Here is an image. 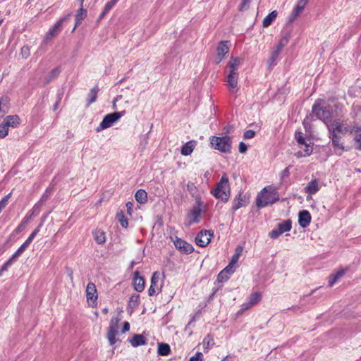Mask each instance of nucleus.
<instances>
[{
	"label": "nucleus",
	"instance_id": "1",
	"mask_svg": "<svg viewBox=\"0 0 361 361\" xmlns=\"http://www.w3.org/2000/svg\"><path fill=\"white\" fill-rule=\"evenodd\" d=\"M279 200V194L275 187L271 185L264 187L257 195L256 206L264 208L271 205Z\"/></svg>",
	"mask_w": 361,
	"mask_h": 361
},
{
	"label": "nucleus",
	"instance_id": "2",
	"mask_svg": "<svg viewBox=\"0 0 361 361\" xmlns=\"http://www.w3.org/2000/svg\"><path fill=\"white\" fill-rule=\"evenodd\" d=\"M212 194L224 202H226L230 197V186L228 178L226 174L223 175L216 184V188L211 191Z\"/></svg>",
	"mask_w": 361,
	"mask_h": 361
},
{
	"label": "nucleus",
	"instance_id": "3",
	"mask_svg": "<svg viewBox=\"0 0 361 361\" xmlns=\"http://www.w3.org/2000/svg\"><path fill=\"white\" fill-rule=\"evenodd\" d=\"M211 147L222 153H231L232 148L231 137L228 135L218 137L213 135L210 138Z\"/></svg>",
	"mask_w": 361,
	"mask_h": 361
},
{
	"label": "nucleus",
	"instance_id": "4",
	"mask_svg": "<svg viewBox=\"0 0 361 361\" xmlns=\"http://www.w3.org/2000/svg\"><path fill=\"white\" fill-rule=\"evenodd\" d=\"M329 109V106L322 107L321 99H317L312 106V113L314 116L322 120L328 126L329 123L332 120L331 111Z\"/></svg>",
	"mask_w": 361,
	"mask_h": 361
},
{
	"label": "nucleus",
	"instance_id": "5",
	"mask_svg": "<svg viewBox=\"0 0 361 361\" xmlns=\"http://www.w3.org/2000/svg\"><path fill=\"white\" fill-rule=\"evenodd\" d=\"M70 17L71 14H68L67 16H64L63 18L58 20L46 33L43 40V43L46 44L53 37L57 36L62 30L63 24L65 22L68 21L70 19Z\"/></svg>",
	"mask_w": 361,
	"mask_h": 361
},
{
	"label": "nucleus",
	"instance_id": "6",
	"mask_svg": "<svg viewBox=\"0 0 361 361\" xmlns=\"http://www.w3.org/2000/svg\"><path fill=\"white\" fill-rule=\"evenodd\" d=\"M125 111H115L106 115L100 123L99 127L97 128V131H100L111 126L116 122L124 114Z\"/></svg>",
	"mask_w": 361,
	"mask_h": 361
},
{
	"label": "nucleus",
	"instance_id": "7",
	"mask_svg": "<svg viewBox=\"0 0 361 361\" xmlns=\"http://www.w3.org/2000/svg\"><path fill=\"white\" fill-rule=\"evenodd\" d=\"M119 321L120 319L118 317L112 318L110 322L109 326L108 327L106 336L111 345H114L116 341H121V340L116 338V336L118 334Z\"/></svg>",
	"mask_w": 361,
	"mask_h": 361
},
{
	"label": "nucleus",
	"instance_id": "8",
	"mask_svg": "<svg viewBox=\"0 0 361 361\" xmlns=\"http://www.w3.org/2000/svg\"><path fill=\"white\" fill-rule=\"evenodd\" d=\"M214 235V231L212 230H202L196 235L195 241L197 245L204 247L211 241Z\"/></svg>",
	"mask_w": 361,
	"mask_h": 361
},
{
	"label": "nucleus",
	"instance_id": "9",
	"mask_svg": "<svg viewBox=\"0 0 361 361\" xmlns=\"http://www.w3.org/2000/svg\"><path fill=\"white\" fill-rule=\"evenodd\" d=\"M173 244L176 248L183 254L189 255L194 251V247L190 243L178 237L175 238L173 240Z\"/></svg>",
	"mask_w": 361,
	"mask_h": 361
},
{
	"label": "nucleus",
	"instance_id": "10",
	"mask_svg": "<svg viewBox=\"0 0 361 361\" xmlns=\"http://www.w3.org/2000/svg\"><path fill=\"white\" fill-rule=\"evenodd\" d=\"M328 130L329 133V137L331 140L332 146L335 149H340L341 152H340L338 154L341 155L343 152L347 151V149L344 147L343 143L341 142V135H340L337 133H334L333 130H331V127L329 126H328Z\"/></svg>",
	"mask_w": 361,
	"mask_h": 361
},
{
	"label": "nucleus",
	"instance_id": "11",
	"mask_svg": "<svg viewBox=\"0 0 361 361\" xmlns=\"http://www.w3.org/2000/svg\"><path fill=\"white\" fill-rule=\"evenodd\" d=\"M229 41H221L216 48V64H219L229 51Z\"/></svg>",
	"mask_w": 361,
	"mask_h": 361
},
{
	"label": "nucleus",
	"instance_id": "12",
	"mask_svg": "<svg viewBox=\"0 0 361 361\" xmlns=\"http://www.w3.org/2000/svg\"><path fill=\"white\" fill-rule=\"evenodd\" d=\"M159 273L158 271H154L152 274L151 278V286L148 289V295L149 296H153L154 295L158 294L161 291V286H159Z\"/></svg>",
	"mask_w": 361,
	"mask_h": 361
},
{
	"label": "nucleus",
	"instance_id": "13",
	"mask_svg": "<svg viewBox=\"0 0 361 361\" xmlns=\"http://www.w3.org/2000/svg\"><path fill=\"white\" fill-rule=\"evenodd\" d=\"M295 139L296 140L298 144L299 145H305V155L304 156H310L313 151L312 147L307 144L305 141V137L303 136V134L301 131H295Z\"/></svg>",
	"mask_w": 361,
	"mask_h": 361
},
{
	"label": "nucleus",
	"instance_id": "14",
	"mask_svg": "<svg viewBox=\"0 0 361 361\" xmlns=\"http://www.w3.org/2000/svg\"><path fill=\"white\" fill-rule=\"evenodd\" d=\"M238 73L229 71L228 75H227V82L230 90L233 92H237L238 91Z\"/></svg>",
	"mask_w": 361,
	"mask_h": 361
},
{
	"label": "nucleus",
	"instance_id": "15",
	"mask_svg": "<svg viewBox=\"0 0 361 361\" xmlns=\"http://www.w3.org/2000/svg\"><path fill=\"white\" fill-rule=\"evenodd\" d=\"M202 209L192 208L190 212L188 214V221L186 224L188 226H190L192 224H197L200 222V218Z\"/></svg>",
	"mask_w": 361,
	"mask_h": 361
},
{
	"label": "nucleus",
	"instance_id": "16",
	"mask_svg": "<svg viewBox=\"0 0 361 361\" xmlns=\"http://www.w3.org/2000/svg\"><path fill=\"white\" fill-rule=\"evenodd\" d=\"M139 271H135L133 274V284L134 289L137 292H142L145 288V279L140 276Z\"/></svg>",
	"mask_w": 361,
	"mask_h": 361
},
{
	"label": "nucleus",
	"instance_id": "17",
	"mask_svg": "<svg viewBox=\"0 0 361 361\" xmlns=\"http://www.w3.org/2000/svg\"><path fill=\"white\" fill-rule=\"evenodd\" d=\"M311 219V214L307 210H302L299 212L298 224L302 228H307L310 225Z\"/></svg>",
	"mask_w": 361,
	"mask_h": 361
},
{
	"label": "nucleus",
	"instance_id": "18",
	"mask_svg": "<svg viewBox=\"0 0 361 361\" xmlns=\"http://www.w3.org/2000/svg\"><path fill=\"white\" fill-rule=\"evenodd\" d=\"M289 38L290 35L288 33H286L282 38H281L278 44L276 46L275 49L271 52V54H273V58H278L283 49L287 45Z\"/></svg>",
	"mask_w": 361,
	"mask_h": 361
},
{
	"label": "nucleus",
	"instance_id": "19",
	"mask_svg": "<svg viewBox=\"0 0 361 361\" xmlns=\"http://www.w3.org/2000/svg\"><path fill=\"white\" fill-rule=\"evenodd\" d=\"M353 133L355 134L353 138L355 148L361 151V128L357 126H353L350 130V134Z\"/></svg>",
	"mask_w": 361,
	"mask_h": 361
},
{
	"label": "nucleus",
	"instance_id": "20",
	"mask_svg": "<svg viewBox=\"0 0 361 361\" xmlns=\"http://www.w3.org/2000/svg\"><path fill=\"white\" fill-rule=\"evenodd\" d=\"M331 127V130H333L334 133H341L342 135L345 134L346 133L349 132L350 130L348 127L344 126L342 121L340 119H335L331 126H329Z\"/></svg>",
	"mask_w": 361,
	"mask_h": 361
},
{
	"label": "nucleus",
	"instance_id": "21",
	"mask_svg": "<svg viewBox=\"0 0 361 361\" xmlns=\"http://www.w3.org/2000/svg\"><path fill=\"white\" fill-rule=\"evenodd\" d=\"M87 10L85 6L80 7L79 9L76 11L75 16V27L73 30L81 24L82 21L87 17Z\"/></svg>",
	"mask_w": 361,
	"mask_h": 361
},
{
	"label": "nucleus",
	"instance_id": "22",
	"mask_svg": "<svg viewBox=\"0 0 361 361\" xmlns=\"http://www.w3.org/2000/svg\"><path fill=\"white\" fill-rule=\"evenodd\" d=\"M8 128H17L20 123V118L18 115L7 116L3 121Z\"/></svg>",
	"mask_w": 361,
	"mask_h": 361
},
{
	"label": "nucleus",
	"instance_id": "23",
	"mask_svg": "<svg viewBox=\"0 0 361 361\" xmlns=\"http://www.w3.org/2000/svg\"><path fill=\"white\" fill-rule=\"evenodd\" d=\"M129 342L133 347L144 345L147 343V338L142 334H135Z\"/></svg>",
	"mask_w": 361,
	"mask_h": 361
},
{
	"label": "nucleus",
	"instance_id": "24",
	"mask_svg": "<svg viewBox=\"0 0 361 361\" xmlns=\"http://www.w3.org/2000/svg\"><path fill=\"white\" fill-rule=\"evenodd\" d=\"M243 192L240 191L238 195L234 198L233 201V205L231 207L232 211L234 212L240 207L245 206V200L242 197Z\"/></svg>",
	"mask_w": 361,
	"mask_h": 361
},
{
	"label": "nucleus",
	"instance_id": "25",
	"mask_svg": "<svg viewBox=\"0 0 361 361\" xmlns=\"http://www.w3.org/2000/svg\"><path fill=\"white\" fill-rule=\"evenodd\" d=\"M196 145V142L195 140H190L187 142L185 144H184L181 148L180 153L183 156H188L190 155Z\"/></svg>",
	"mask_w": 361,
	"mask_h": 361
},
{
	"label": "nucleus",
	"instance_id": "26",
	"mask_svg": "<svg viewBox=\"0 0 361 361\" xmlns=\"http://www.w3.org/2000/svg\"><path fill=\"white\" fill-rule=\"evenodd\" d=\"M319 190V187L317 179L312 180L305 188V192L310 195L315 194Z\"/></svg>",
	"mask_w": 361,
	"mask_h": 361
},
{
	"label": "nucleus",
	"instance_id": "27",
	"mask_svg": "<svg viewBox=\"0 0 361 361\" xmlns=\"http://www.w3.org/2000/svg\"><path fill=\"white\" fill-rule=\"evenodd\" d=\"M157 353L161 356H167L171 353V348L168 343H158Z\"/></svg>",
	"mask_w": 361,
	"mask_h": 361
},
{
	"label": "nucleus",
	"instance_id": "28",
	"mask_svg": "<svg viewBox=\"0 0 361 361\" xmlns=\"http://www.w3.org/2000/svg\"><path fill=\"white\" fill-rule=\"evenodd\" d=\"M135 198L140 204H145L147 202V193L143 189H139L136 191Z\"/></svg>",
	"mask_w": 361,
	"mask_h": 361
},
{
	"label": "nucleus",
	"instance_id": "29",
	"mask_svg": "<svg viewBox=\"0 0 361 361\" xmlns=\"http://www.w3.org/2000/svg\"><path fill=\"white\" fill-rule=\"evenodd\" d=\"M345 273V270L341 269L336 273L330 274L329 277V286H332L340 278H341Z\"/></svg>",
	"mask_w": 361,
	"mask_h": 361
},
{
	"label": "nucleus",
	"instance_id": "30",
	"mask_svg": "<svg viewBox=\"0 0 361 361\" xmlns=\"http://www.w3.org/2000/svg\"><path fill=\"white\" fill-rule=\"evenodd\" d=\"M118 0H111L109 1H108L102 12L101 13L100 16H99L98 19H97V22H99L106 15L107 13H109V11L115 6V4L118 2Z\"/></svg>",
	"mask_w": 361,
	"mask_h": 361
},
{
	"label": "nucleus",
	"instance_id": "31",
	"mask_svg": "<svg viewBox=\"0 0 361 361\" xmlns=\"http://www.w3.org/2000/svg\"><path fill=\"white\" fill-rule=\"evenodd\" d=\"M278 14L277 11L274 10L270 12L263 20L262 25L264 27H269L272 22L275 20Z\"/></svg>",
	"mask_w": 361,
	"mask_h": 361
},
{
	"label": "nucleus",
	"instance_id": "32",
	"mask_svg": "<svg viewBox=\"0 0 361 361\" xmlns=\"http://www.w3.org/2000/svg\"><path fill=\"white\" fill-rule=\"evenodd\" d=\"M94 238L98 244H104L106 242V233L104 231L96 230L93 233Z\"/></svg>",
	"mask_w": 361,
	"mask_h": 361
},
{
	"label": "nucleus",
	"instance_id": "33",
	"mask_svg": "<svg viewBox=\"0 0 361 361\" xmlns=\"http://www.w3.org/2000/svg\"><path fill=\"white\" fill-rule=\"evenodd\" d=\"M204 350L207 353L208 350L215 345L214 340L211 334H208L203 340Z\"/></svg>",
	"mask_w": 361,
	"mask_h": 361
},
{
	"label": "nucleus",
	"instance_id": "34",
	"mask_svg": "<svg viewBox=\"0 0 361 361\" xmlns=\"http://www.w3.org/2000/svg\"><path fill=\"white\" fill-rule=\"evenodd\" d=\"M240 59L238 57L231 56L227 65L230 68V71L237 72V69L240 64Z\"/></svg>",
	"mask_w": 361,
	"mask_h": 361
},
{
	"label": "nucleus",
	"instance_id": "35",
	"mask_svg": "<svg viewBox=\"0 0 361 361\" xmlns=\"http://www.w3.org/2000/svg\"><path fill=\"white\" fill-rule=\"evenodd\" d=\"M140 295L135 293L133 294L128 302V307L133 310L136 309L140 304Z\"/></svg>",
	"mask_w": 361,
	"mask_h": 361
},
{
	"label": "nucleus",
	"instance_id": "36",
	"mask_svg": "<svg viewBox=\"0 0 361 361\" xmlns=\"http://www.w3.org/2000/svg\"><path fill=\"white\" fill-rule=\"evenodd\" d=\"M61 70L59 67H56L51 70L49 74L45 78V82L47 84L49 83L53 80L56 79L61 73Z\"/></svg>",
	"mask_w": 361,
	"mask_h": 361
},
{
	"label": "nucleus",
	"instance_id": "37",
	"mask_svg": "<svg viewBox=\"0 0 361 361\" xmlns=\"http://www.w3.org/2000/svg\"><path fill=\"white\" fill-rule=\"evenodd\" d=\"M277 228L282 233L290 231L292 228V221L290 219L286 220L282 223L279 224Z\"/></svg>",
	"mask_w": 361,
	"mask_h": 361
},
{
	"label": "nucleus",
	"instance_id": "38",
	"mask_svg": "<svg viewBox=\"0 0 361 361\" xmlns=\"http://www.w3.org/2000/svg\"><path fill=\"white\" fill-rule=\"evenodd\" d=\"M116 219L120 223L121 226L123 228H126L128 226V221L127 218L125 216V214L123 211L121 210L116 214Z\"/></svg>",
	"mask_w": 361,
	"mask_h": 361
},
{
	"label": "nucleus",
	"instance_id": "39",
	"mask_svg": "<svg viewBox=\"0 0 361 361\" xmlns=\"http://www.w3.org/2000/svg\"><path fill=\"white\" fill-rule=\"evenodd\" d=\"M195 200V204L192 207V208H197V209H202L203 207L202 211L203 212H206L207 211V205H204L203 202L202 201V197L200 193L195 195L194 197H192Z\"/></svg>",
	"mask_w": 361,
	"mask_h": 361
},
{
	"label": "nucleus",
	"instance_id": "40",
	"mask_svg": "<svg viewBox=\"0 0 361 361\" xmlns=\"http://www.w3.org/2000/svg\"><path fill=\"white\" fill-rule=\"evenodd\" d=\"M262 299V295L259 292L252 293L249 297V305H254L258 303Z\"/></svg>",
	"mask_w": 361,
	"mask_h": 361
},
{
	"label": "nucleus",
	"instance_id": "41",
	"mask_svg": "<svg viewBox=\"0 0 361 361\" xmlns=\"http://www.w3.org/2000/svg\"><path fill=\"white\" fill-rule=\"evenodd\" d=\"M0 106H2V114L8 112L9 108V99L8 97H1L0 98Z\"/></svg>",
	"mask_w": 361,
	"mask_h": 361
},
{
	"label": "nucleus",
	"instance_id": "42",
	"mask_svg": "<svg viewBox=\"0 0 361 361\" xmlns=\"http://www.w3.org/2000/svg\"><path fill=\"white\" fill-rule=\"evenodd\" d=\"M42 224H40L32 232V233L30 235V236L27 238V239L24 242L25 243H27V245H30L32 241L33 240V239L35 238V237L36 236V235L39 233V230H40V227L42 226Z\"/></svg>",
	"mask_w": 361,
	"mask_h": 361
},
{
	"label": "nucleus",
	"instance_id": "43",
	"mask_svg": "<svg viewBox=\"0 0 361 361\" xmlns=\"http://www.w3.org/2000/svg\"><path fill=\"white\" fill-rule=\"evenodd\" d=\"M292 167V166H287L285 169H283L281 174V183H283L286 178H288L290 176V168Z\"/></svg>",
	"mask_w": 361,
	"mask_h": 361
},
{
	"label": "nucleus",
	"instance_id": "44",
	"mask_svg": "<svg viewBox=\"0 0 361 361\" xmlns=\"http://www.w3.org/2000/svg\"><path fill=\"white\" fill-rule=\"evenodd\" d=\"M187 190L190 193L192 197H194L195 195L199 193L197 187L193 183H188L187 184Z\"/></svg>",
	"mask_w": 361,
	"mask_h": 361
},
{
	"label": "nucleus",
	"instance_id": "45",
	"mask_svg": "<svg viewBox=\"0 0 361 361\" xmlns=\"http://www.w3.org/2000/svg\"><path fill=\"white\" fill-rule=\"evenodd\" d=\"M51 188H47L45 192L42 195L40 200H39L40 202V204H44V202H46L49 200V198L51 195Z\"/></svg>",
	"mask_w": 361,
	"mask_h": 361
},
{
	"label": "nucleus",
	"instance_id": "46",
	"mask_svg": "<svg viewBox=\"0 0 361 361\" xmlns=\"http://www.w3.org/2000/svg\"><path fill=\"white\" fill-rule=\"evenodd\" d=\"M8 133V128L2 122L0 124V138H4Z\"/></svg>",
	"mask_w": 361,
	"mask_h": 361
},
{
	"label": "nucleus",
	"instance_id": "47",
	"mask_svg": "<svg viewBox=\"0 0 361 361\" xmlns=\"http://www.w3.org/2000/svg\"><path fill=\"white\" fill-rule=\"evenodd\" d=\"M229 279V276L228 274H226L223 271H221L220 273L217 276V281L219 283H223L228 281Z\"/></svg>",
	"mask_w": 361,
	"mask_h": 361
},
{
	"label": "nucleus",
	"instance_id": "48",
	"mask_svg": "<svg viewBox=\"0 0 361 361\" xmlns=\"http://www.w3.org/2000/svg\"><path fill=\"white\" fill-rule=\"evenodd\" d=\"M11 197V192L6 195L4 198H2L0 201V209H4L8 204V200Z\"/></svg>",
	"mask_w": 361,
	"mask_h": 361
},
{
	"label": "nucleus",
	"instance_id": "49",
	"mask_svg": "<svg viewBox=\"0 0 361 361\" xmlns=\"http://www.w3.org/2000/svg\"><path fill=\"white\" fill-rule=\"evenodd\" d=\"M92 302L94 305V306L97 305L96 300H97L98 295L96 289V286L94 283H92Z\"/></svg>",
	"mask_w": 361,
	"mask_h": 361
},
{
	"label": "nucleus",
	"instance_id": "50",
	"mask_svg": "<svg viewBox=\"0 0 361 361\" xmlns=\"http://www.w3.org/2000/svg\"><path fill=\"white\" fill-rule=\"evenodd\" d=\"M250 0H242L241 3L239 5L238 10L240 11H243L247 10L250 6Z\"/></svg>",
	"mask_w": 361,
	"mask_h": 361
},
{
	"label": "nucleus",
	"instance_id": "51",
	"mask_svg": "<svg viewBox=\"0 0 361 361\" xmlns=\"http://www.w3.org/2000/svg\"><path fill=\"white\" fill-rule=\"evenodd\" d=\"M21 55H22L23 58H24V59H27V58H28L30 56V49L29 46L24 45L21 48Z\"/></svg>",
	"mask_w": 361,
	"mask_h": 361
},
{
	"label": "nucleus",
	"instance_id": "52",
	"mask_svg": "<svg viewBox=\"0 0 361 361\" xmlns=\"http://www.w3.org/2000/svg\"><path fill=\"white\" fill-rule=\"evenodd\" d=\"M63 92L61 91V92H58L57 93V99H56V101L55 102V104H54L53 106V110L54 111H56L58 107H59V105L62 99V97H63Z\"/></svg>",
	"mask_w": 361,
	"mask_h": 361
},
{
	"label": "nucleus",
	"instance_id": "53",
	"mask_svg": "<svg viewBox=\"0 0 361 361\" xmlns=\"http://www.w3.org/2000/svg\"><path fill=\"white\" fill-rule=\"evenodd\" d=\"M281 234H283L280 230L277 228L276 229L272 230L269 232V235L272 239H276L279 238Z\"/></svg>",
	"mask_w": 361,
	"mask_h": 361
},
{
	"label": "nucleus",
	"instance_id": "54",
	"mask_svg": "<svg viewBox=\"0 0 361 361\" xmlns=\"http://www.w3.org/2000/svg\"><path fill=\"white\" fill-rule=\"evenodd\" d=\"M189 361H204V356L201 352H197L195 355L192 356Z\"/></svg>",
	"mask_w": 361,
	"mask_h": 361
},
{
	"label": "nucleus",
	"instance_id": "55",
	"mask_svg": "<svg viewBox=\"0 0 361 361\" xmlns=\"http://www.w3.org/2000/svg\"><path fill=\"white\" fill-rule=\"evenodd\" d=\"M304 8L305 7L297 3L296 6H295L292 12L294 13V15H297L298 16H299L301 12L304 10Z\"/></svg>",
	"mask_w": 361,
	"mask_h": 361
},
{
	"label": "nucleus",
	"instance_id": "56",
	"mask_svg": "<svg viewBox=\"0 0 361 361\" xmlns=\"http://www.w3.org/2000/svg\"><path fill=\"white\" fill-rule=\"evenodd\" d=\"M255 135V132L252 130H247L243 134V139H251L253 138Z\"/></svg>",
	"mask_w": 361,
	"mask_h": 361
},
{
	"label": "nucleus",
	"instance_id": "57",
	"mask_svg": "<svg viewBox=\"0 0 361 361\" xmlns=\"http://www.w3.org/2000/svg\"><path fill=\"white\" fill-rule=\"evenodd\" d=\"M222 271L226 274H228V275L230 276V275L233 274L235 271V266H232L231 264H228V265Z\"/></svg>",
	"mask_w": 361,
	"mask_h": 361
},
{
	"label": "nucleus",
	"instance_id": "58",
	"mask_svg": "<svg viewBox=\"0 0 361 361\" xmlns=\"http://www.w3.org/2000/svg\"><path fill=\"white\" fill-rule=\"evenodd\" d=\"M12 264V262H11V260H8L6 261L4 264L3 266L1 267V268L0 269V276L2 275V274L4 273V271H7L8 269L11 266Z\"/></svg>",
	"mask_w": 361,
	"mask_h": 361
},
{
	"label": "nucleus",
	"instance_id": "59",
	"mask_svg": "<svg viewBox=\"0 0 361 361\" xmlns=\"http://www.w3.org/2000/svg\"><path fill=\"white\" fill-rule=\"evenodd\" d=\"M99 88L97 86L96 87H94L93 88H92V103L94 102L97 99V92H99Z\"/></svg>",
	"mask_w": 361,
	"mask_h": 361
},
{
	"label": "nucleus",
	"instance_id": "60",
	"mask_svg": "<svg viewBox=\"0 0 361 361\" xmlns=\"http://www.w3.org/2000/svg\"><path fill=\"white\" fill-rule=\"evenodd\" d=\"M240 256V252H236L231 257V259L229 262L230 264L234 266L235 264L238 262Z\"/></svg>",
	"mask_w": 361,
	"mask_h": 361
},
{
	"label": "nucleus",
	"instance_id": "61",
	"mask_svg": "<svg viewBox=\"0 0 361 361\" xmlns=\"http://www.w3.org/2000/svg\"><path fill=\"white\" fill-rule=\"evenodd\" d=\"M247 150L246 144L243 142H240L239 144V152L241 154H245Z\"/></svg>",
	"mask_w": 361,
	"mask_h": 361
},
{
	"label": "nucleus",
	"instance_id": "62",
	"mask_svg": "<svg viewBox=\"0 0 361 361\" xmlns=\"http://www.w3.org/2000/svg\"><path fill=\"white\" fill-rule=\"evenodd\" d=\"M86 298H87V302L89 303V302L90 300V281L87 284Z\"/></svg>",
	"mask_w": 361,
	"mask_h": 361
},
{
	"label": "nucleus",
	"instance_id": "63",
	"mask_svg": "<svg viewBox=\"0 0 361 361\" xmlns=\"http://www.w3.org/2000/svg\"><path fill=\"white\" fill-rule=\"evenodd\" d=\"M130 330V324L128 322H125L123 325L121 333L124 334Z\"/></svg>",
	"mask_w": 361,
	"mask_h": 361
},
{
	"label": "nucleus",
	"instance_id": "64",
	"mask_svg": "<svg viewBox=\"0 0 361 361\" xmlns=\"http://www.w3.org/2000/svg\"><path fill=\"white\" fill-rule=\"evenodd\" d=\"M29 245H27V243H23L20 247L17 250V251L22 255L23 252L25 251V250L28 247Z\"/></svg>",
	"mask_w": 361,
	"mask_h": 361
}]
</instances>
